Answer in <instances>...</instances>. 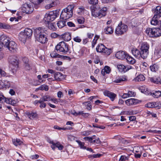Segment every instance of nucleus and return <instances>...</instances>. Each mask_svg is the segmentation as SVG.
Wrapping results in <instances>:
<instances>
[{
  "mask_svg": "<svg viewBox=\"0 0 161 161\" xmlns=\"http://www.w3.org/2000/svg\"><path fill=\"white\" fill-rule=\"evenodd\" d=\"M23 32L28 38L32 36V31L30 28H26L24 30Z\"/></svg>",
  "mask_w": 161,
  "mask_h": 161,
  "instance_id": "5701e85b",
  "label": "nucleus"
},
{
  "mask_svg": "<svg viewBox=\"0 0 161 161\" xmlns=\"http://www.w3.org/2000/svg\"><path fill=\"white\" fill-rule=\"evenodd\" d=\"M76 142L78 144L81 148L85 149H86V147L84 146V143L80 141L76 140Z\"/></svg>",
  "mask_w": 161,
  "mask_h": 161,
  "instance_id": "37998d69",
  "label": "nucleus"
},
{
  "mask_svg": "<svg viewBox=\"0 0 161 161\" xmlns=\"http://www.w3.org/2000/svg\"><path fill=\"white\" fill-rule=\"evenodd\" d=\"M50 143L52 144L51 147L54 150H55L56 147L58 148L59 150H62L64 148V146L59 142L55 143L52 141L50 142Z\"/></svg>",
  "mask_w": 161,
  "mask_h": 161,
  "instance_id": "f8f14e48",
  "label": "nucleus"
},
{
  "mask_svg": "<svg viewBox=\"0 0 161 161\" xmlns=\"http://www.w3.org/2000/svg\"><path fill=\"white\" fill-rule=\"evenodd\" d=\"M101 141H100L99 138H97V139L92 141L91 142L92 143H96L97 144H99L101 143Z\"/></svg>",
  "mask_w": 161,
  "mask_h": 161,
  "instance_id": "bf43d9fd",
  "label": "nucleus"
},
{
  "mask_svg": "<svg viewBox=\"0 0 161 161\" xmlns=\"http://www.w3.org/2000/svg\"><path fill=\"white\" fill-rule=\"evenodd\" d=\"M63 38L65 41H69L71 39V34L69 32H65L63 35Z\"/></svg>",
  "mask_w": 161,
  "mask_h": 161,
  "instance_id": "cd10ccee",
  "label": "nucleus"
},
{
  "mask_svg": "<svg viewBox=\"0 0 161 161\" xmlns=\"http://www.w3.org/2000/svg\"><path fill=\"white\" fill-rule=\"evenodd\" d=\"M54 78L55 79L53 80H56L58 81H60L61 80L64 78V76L62 73L57 72L54 75Z\"/></svg>",
  "mask_w": 161,
  "mask_h": 161,
  "instance_id": "a211bd4d",
  "label": "nucleus"
},
{
  "mask_svg": "<svg viewBox=\"0 0 161 161\" xmlns=\"http://www.w3.org/2000/svg\"><path fill=\"white\" fill-rule=\"evenodd\" d=\"M142 92L143 93L146 95H148L149 94L151 95L152 93L151 92L150 90L147 87L146 89L144 90V92Z\"/></svg>",
  "mask_w": 161,
  "mask_h": 161,
  "instance_id": "6e6d98bb",
  "label": "nucleus"
},
{
  "mask_svg": "<svg viewBox=\"0 0 161 161\" xmlns=\"http://www.w3.org/2000/svg\"><path fill=\"white\" fill-rule=\"evenodd\" d=\"M96 50L97 52L104 53L107 55H109L112 52L110 48H107L102 44L98 45L96 48Z\"/></svg>",
  "mask_w": 161,
  "mask_h": 161,
  "instance_id": "1a4fd4ad",
  "label": "nucleus"
},
{
  "mask_svg": "<svg viewBox=\"0 0 161 161\" xmlns=\"http://www.w3.org/2000/svg\"><path fill=\"white\" fill-rule=\"evenodd\" d=\"M153 28H147L146 30V32L147 34L150 37H154V36L153 34Z\"/></svg>",
  "mask_w": 161,
  "mask_h": 161,
  "instance_id": "c756f323",
  "label": "nucleus"
},
{
  "mask_svg": "<svg viewBox=\"0 0 161 161\" xmlns=\"http://www.w3.org/2000/svg\"><path fill=\"white\" fill-rule=\"evenodd\" d=\"M37 89L38 90H44L46 91H47L48 90V86L45 85H43L39 87Z\"/></svg>",
  "mask_w": 161,
  "mask_h": 161,
  "instance_id": "4c0bfd02",
  "label": "nucleus"
},
{
  "mask_svg": "<svg viewBox=\"0 0 161 161\" xmlns=\"http://www.w3.org/2000/svg\"><path fill=\"white\" fill-rule=\"evenodd\" d=\"M154 16L160 18L161 17V7L159 6H157L154 10Z\"/></svg>",
  "mask_w": 161,
  "mask_h": 161,
  "instance_id": "412c9836",
  "label": "nucleus"
},
{
  "mask_svg": "<svg viewBox=\"0 0 161 161\" xmlns=\"http://www.w3.org/2000/svg\"><path fill=\"white\" fill-rule=\"evenodd\" d=\"M107 10V8L106 7L98 10V8L94 7L93 9H91L92 15L95 18H101L106 15Z\"/></svg>",
  "mask_w": 161,
  "mask_h": 161,
  "instance_id": "20e7f679",
  "label": "nucleus"
},
{
  "mask_svg": "<svg viewBox=\"0 0 161 161\" xmlns=\"http://www.w3.org/2000/svg\"><path fill=\"white\" fill-rule=\"evenodd\" d=\"M128 93L130 97H134L135 95V93L132 91H129Z\"/></svg>",
  "mask_w": 161,
  "mask_h": 161,
  "instance_id": "4d7b16f0",
  "label": "nucleus"
},
{
  "mask_svg": "<svg viewBox=\"0 0 161 161\" xmlns=\"http://www.w3.org/2000/svg\"><path fill=\"white\" fill-rule=\"evenodd\" d=\"M14 68H11L12 69V72L13 73V74H15L16 72L17 69L18 67H16L15 66H14Z\"/></svg>",
  "mask_w": 161,
  "mask_h": 161,
  "instance_id": "e2e57ef3",
  "label": "nucleus"
},
{
  "mask_svg": "<svg viewBox=\"0 0 161 161\" xmlns=\"http://www.w3.org/2000/svg\"><path fill=\"white\" fill-rule=\"evenodd\" d=\"M127 30V26L121 22L119 23L115 31V33L118 36L121 35L126 32Z\"/></svg>",
  "mask_w": 161,
  "mask_h": 161,
  "instance_id": "6e6552de",
  "label": "nucleus"
},
{
  "mask_svg": "<svg viewBox=\"0 0 161 161\" xmlns=\"http://www.w3.org/2000/svg\"><path fill=\"white\" fill-rule=\"evenodd\" d=\"M110 68L108 66H105L101 71V73L103 75H104L105 74H109L110 72Z\"/></svg>",
  "mask_w": 161,
  "mask_h": 161,
  "instance_id": "bb28decb",
  "label": "nucleus"
},
{
  "mask_svg": "<svg viewBox=\"0 0 161 161\" xmlns=\"http://www.w3.org/2000/svg\"><path fill=\"white\" fill-rule=\"evenodd\" d=\"M25 114L30 119H34L37 116V114L36 112L31 111H26L25 113Z\"/></svg>",
  "mask_w": 161,
  "mask_h": 161,
  "instance_id": "aec40b11",
  "label": "nucleus"
},
{
  "mask_svg": "<svg viewBox=\"0 0 161 161\" xmlns=\"http://www.w3.org/2000/svg\"><path fill=\"white\" fill-rule=\"evenodd\" d=\"M34 35L36 40L41 43H45L48 39L47 32L45 28L39 27L35 30Z\"/></svg>",
  "mask_w": 161,
  "mask_h": 161,
  "instance_id": "f257e3e1",
  "label": "nucleus"
},
{
  "mask_svg": "<svg viewBox=\"0 0 161 161\" xmlns=\"http://www.w3.org/2000/svg\"><path fill=\"white\" fill-rule=\"evenodd\" d=\"M57 96L58 98H60L63 96V94L61 92L59 91L58 92Z\"/></svg>",
  "mask_w": 161,
  "mask_h": 161,
  "instance_id": "69168bd1",
  "label": "nucleus"
},
{
  "mask_svg": "<svg viewBox=\"0 0 161 161\" xmlns=\"http://www.w3.org/2000/svg\"><path fill=\"white\" fill-rule=\"evenodd\" d=\"M1 41L4 47L7 48L11 52L15 53L17 50V44L13 41H10L9 38L5 35L1 36Z\"/></svg>",
  "mask_w": 161,
  "mask_h": 161,
  "instance_id": "f03ea898",
  "label": "nucleus"
},
{
  "mask_svg": "<svg viewBox=\"0 0 161 161\" xmlns=\"http://www.w3.org/2000/svg\"><path fill=\"white\" fill-rule=\"evenodd\" d=\"M142 92L143 93L146 95H148L149 94L151 95L152 93L151 92L150 90L147 87L146 89L144 90V92Z\"/></svg>",
  "mask_w": 161,
  "mask_h": 161,
  "instance_id": "5fc2aeb1",
  "label": "nucleus"
},
{
  "mask_svg": "<svg viewBox=\"0 0 161 161\" xmlns=\"http://www.w3.org/2000/svg\"><path fill=\"white\" fill-rule=\"evenodd\" d=\"M126 53L123 51H119L115 54L116 57L119 59H123L126 57Z\"/></svg>",
  "mask_w": 161,
  "mask_h": 161,
  "instance_id": "2eb2a0df",
  "label": "nucleus"
},
{
  "mask_svg": "<svg viewBox=\"0 0 161 161\" xmlns=\"http://www.w3.org/2000/svg\"><path fill=\"white\" fill-rule=\"evenodd\" d=\"M74 7V5L71 4L64 9L60 16L61 18L64 20H67L71 17L73 15V9Z\"/></svg>",
  "mask_w": 161,
  "mask_h": 161,
  "instance_id": "7ed1b4c3",
  "label": "nucleus"
},
{
  "mask_svg": "<svg viewBox=\"0 0 161 161\" xmlns=\"http://www.w3.org/2000/svg\"><path fill=\"white\" fill-rule=\"evenodd\" d=\"M1 103L5 102L7 103H10L11 102L12 99L11 98H6L3 95H1V100H0Z\"/></svg>",
  "mask_w": 161,
  "mask_h": 161,
  "instance_id": "b1692460",
  "label": "nucleus"
},
{
  "mask_svg": "<svg viewBox=\"0 0 161 161\" xmlns=\"http://www.w3.org/2000/svg\"><path fill=\"white\" fill-rule=\"evenodd\" d=\"M127 80V77L125 76H122L120 77L117 78L114 81V82L116 83H120L122 81H125Z\"/></svg>",
  "mask_w": 161,
  "mask_h": 161,
  "instance_id": "a878e982",
  "label": "nucleus"
},
{
  "mask_svg": "<svg viewBox=\"0 0 161 161\" xmlns=\"http://www.w3.org/2000/svg\"><path fill=\"white\" fill-rule=\"evenodd\" d=\"M86 103H87V106L88 108H87V109L89 110H90L91 109L92 106L91 104V103L90 102H85Z\"/></svg>",
  "mask_w": 161,
  "mask_h": 161,
  "instance_id": "052dcab7",
  "label": "nucleus"
},
{
  "mask_svg": "<svg viewBox=\"0 0 161 161\" xmlns=\"http://www.w3.org/2000/svg\"><path fill=\"white\" fill-rule=\"evenodd\" d=\"M150 81L156 84H161V80L159 78L151 77L150 78Z\"/></svg>",
  "mask_w": 161,
  "mask_h": 161,
  "instance_id": "7c9ffc66",
  "label": "nucleus"
},
{
  "mask_svg": "<svg viewBox=\"0 0 161 161\" xmlns=\"http://www.w3.org/2000/svg\"><path fill=\"white\" fill-rule=\"evenodd\" d=\"M21 10L23 13L29 14L32 12L34 8L31 4L26 3L23 5L21 7Z\"/></svg>",
  "mask_w": 161,
  "mask_h": 161,
  "instance_id": "9d476101",
  "label": "nucleus"
},
{
  "mask_svg": "<svg viewBox=\"0 0 161 161\" xmlns=\"http://www.w3.org/2000/svg\"><path fill=\"white\" fill-rule=\"evenodd\" d=\"M91 131H84L82 133V135L84 136H88L90 134Z\"/></svg>",
  "mask_w": 161,
  "mask_h": 161,
  "instance_id": "680f3d73",
  "label": "nucleus"
},
{
  "mask_svg": "<svg viewBox=\"0 0 161 161\" xmlns=\"http://www.w3.org/2000/svg\"><path fill=\"white\" fill-rule=\"evenodd\" d=\"M152 95L154 97L158 98L161 96V91H156L155 92L151 93Z\"/></svg>",
  "mask_w": 161,
  "mask_h": 161,
  "instance_id": "e433bc0d",
  "label": "nucleus"
},
{
  "mask_svg": "<svg viewBox=\"0 0 161 161\" xmlns=\"http://www.w3.org/2000/svg\"><path fill=\"white\" fill-rule=\"evenodd\" d=\"M58 53L55 50L50 54L51 56L53 58H59L60 55L58 54Z\"/></svg>",
  "mask_w": 161,
  "mask_h": 161,
  "instance_id": "a19ab883",
  "label": "nucleus"
},
{
  "mask_svg": "<svg viewBox=\"0 0 161 161\" xmlns=\"http://www.w3.org/2000/svg\"><path fill=\"white\" fill-rule=\"evenodd\" d=\"M55 24H54L52 23H49L48 25V27L49 28L52 30L54 31L56 29V28L55 27Z\"/></svg>",
  "mask_w": 161,
  "mask_h": 161,
  "instance_id": "c03bdc74",
  "label": "nucleus"
},
{
  "mask_svg": "<svg viewBox=\"0 0 161 161\" xmlns=\"http://www.w3.org/2000/svg\"><path fill=\"white\" fill-rule=\"evenodd\" d=\"M136 119V117L135 116H132L129 117V119L130 121H133Z\"/></svg>",
  "mask_w": 161,
  "mask_h": 161,
  "instance_id": "338daca9",
  "label": "nucleus"
},
{
  "mask_svg": "<svg viewBox=\"0 0 161 161\" xmlns=\"http://www.w3.org/2000/svg\"><path fill=\"white\" fill-rule=\"evenodd\" d=\"M71 114H72L73 115L76 116L78 115H80L81 114H83V111H80L79 112H76L74 111H72L71 113Z\"/></svg>",
  "mask_w": 161,
  "mask_h": 161,
  "instance_id": "3c124183",
  "label": "nucleus"
},
{
  "mask_svg": "<svg viewBox=\"0 0 161 161\" xmlns=\"http://www.w3.org/2000/svg\"><path fill=\"white\" fill-rule=\"evenodd\" d=\"M13 142L14 144L16 146L20 145L22 143V142L19 139H17L13 140Z\"/></svg>",
  "mask_w": 161,
  "mask_h": 161,
  "instance_id": "ea45409f",
  "label": "nucleus"
},
{
  "mask_svg": "<svg viewBox=\"0 0 161 161\" xmlns=\"http://www.w3.org/2000/svg\"><path fill=\"white\" fill-rule=\"evenodd\" d=\"M88 3L93 6L96 5L98 3V0H88Z\"/></svg>",
  "mask_w": 161,
  "mask_h": 161,
  "instance_id": "de8ad7c7",
  "label": "nucleus"
},
{
  "mask_svg": "<svg viewBox=\"0 0 161 161\" xmlns=\"http://www.w3.org/2000/svg\"><path fill=\"white\" fill-rule=\"evenodd\" d=\"M157 32L155 35V37H157L161 36V29L159 28H157Z\"/></svg>",
  "mask_w": 161,
  "mask_h": 161,
  "instance_id": "8fccbe9b",
  "label": "nucleus"
},
{
  "mask_svg": "<svg viewBox=\"0 0 161 161\" xmlns=\"http://www.w3.org/2000/svg\"><path fill=\"white\" fill-rule=\"evenodd\" d=\"M147 88V87L146 86H143L140 87V89L141 90V92H144V90Z\"/></svg>",
  "mask_w": 161,
  "mask_h": 161,
  "instance_id": "0e129e2a",
  "label": "nucleus"
},
{
  "mask_svg": "<svg viewBox=\"0 0 161 161\" xmlns=\"http://www.w3.org/2000/svg\"><path fill=\"white\" fill-rule=\"evenodd\" d=\"M103 93L105 96L110 98L111 100L112 101L114 100L116 96V95L114 93L107 90L104 91Z\"/></svg>",
  "mask_w": 161,
  "mask_h": 161,
  "instance_id": "dca6fc26",
  "label": "nucleus"
},
{
  "mask_svg": "<svg viewBox=\"0 0 161 161\" xmlns=\"http://www.w3.org/2000/svg\"><path fill=\"white\" fill-rule=\"evenodd\" d=\"M55 5L54 2H52L51 3L47 4L45 6V8L46 9H48L54 7Z\"/></svg>",
  "mask_w": 161,
  "mask_h": 161,
  "instance_id": "79ce46f5",
  "label": "nucleus"
},
{
  "mask_svg": "<svg viewBox=\"0 0 161 161\" xmlns=\"http://www.w3.org/2000/svg\"><path fill=\"white\" fill-rule=\"evenodd\" d=\"M145 80V77L142 74L139 75L134 79V80L136 82L143 81Z\"/></svg>",
  "mask_w": 161,
  "mask_h": 161,
  "instance_id": "c85d7f7f",
  "label": "nucleus"
},
{
  "mask_svg": "<svg viewBox=\"0 0 161 161\" xmlns=\"http://www.w3.org/2000/svg\"><path fill=\"white\" fill-rule=\"evenodd\" d=\"M117 68L120 72H126L131 68V67H126L121 64H118Z\"/></svg>",
  "mask_w": 161,
  "mask_h": 161,
  "instance_id": "6ab92c4d",
  "label": "nucleus"
},
{
  "mask_svg": "<svg viewBox=\"0 0 161 161\" xmlns=\"http://www.w3.org/2000/svg\"><path fill=\"white\" fill-rule=\"evenodd\" d=\"M58 15L57 11H51L45 14L43 20L45 22L48 23L54 20L57 17Z\"/></svg>",
  "mask_w": 161,
  "mask_h": 161,
  "instance_id": "0eeeda50",
  "label": "nucleus"
},
{
  "mask_svg": "<svg viewBox=\"0 0 161 161\" xmlns=\"http://www.w3.org/2000/svg\"><path fill=\"white\" fill-rule=\"evenodd\" d=\"M125 104L127 106L135 105L138 103V100L135 98L129 99L125 101Z\"/></svg>",
  "mask_w": 161,
  "mask_h": 161,
  "instance_id": "4468645a",
  "label": "nucleus"
},
{
  "mask_svg": "<svg viewBox=\"0 0 161 161\" xmlns=\"http://www.w3.org/2000/svg\"><path fill=\"white\" fill-rule=\"evenodd\" d=\"M41 99L42 100V101H49L52 100V97L48 96H43L42 98Z\"/></svg>",
  "mask_w": 161,
  "mask_h": 161,
  "instance_id": "58836bf2",
  "label": "nucleus"
},
{
  "mask_svg": "<svg viewBox=\"0 0 161 161\" xmlns=\"http://www.w3.org/2000/svg\"><path fill=\"white\" fill-rule=\"evenodd\" d=\"M129 96L128 95V93H124L122 96V98L124 99H125L127 98V97H129Z\"/></svg>",
  "mask_w": 161,
  "mask_h": 161,
  "instance_id": "774afa93",
  "label": "nucleus"
},
{
  "mask_svg": "<svg viewBox=\"0 0 161 161\" xmlns=\"http://www.w3.org/2000/svg\"><path fill=\"white\" fill-rule=\"evenodd\" d=\"M99 38V37L97 35H96L95 36L94 39L93 40L92 42V47H94L95 45L97 43V40Z\"/></svg>",
  "mask_w": 161,
  "mask_h": 161,
  "instance_id": "09e8293b",
  "label": "nucleus"
},
{
  "mask_svg": "<svg viewBox=\"0 0 161 161\" xmlns=\"http://www.w3.org/2000/svg\"><path fill=\"white\" fill-rule=\"evenodd\" d=\"M10 28V25L4 23L0 22V28L8 29Z\"/></svg>",
  "mask_w": 161,
  "mask_h": 161,
  "instance_id": "c9c22d12",
  "label": "nucleus"
},
{
  "mask_svg": "<svg viewBox=\"0 0 161 161\" xmlns=\"http://www.w3.org/2000/svg\"><path fill=\"white\" fill-rule=\"evenodd\" d=\"M77 21L78 24H83L85 21V19L84 18L80 17L77 19Z\"/></svg>",
  "mask_w": 161,
  "mask_h": 161,
  "instance_id": "49530a36",
  "label": "nucleus"
},
{
  "mask_svg": "<svg viewBox=\"0 0 161 161\" xmlns=\"http://www.w3.org/2000/svg\"><path fill=\"white\" fill-rule=\"evenodd\" d=\"M8 59L10 63L13 65L14 66L18 67V60L16 56H10L8 58Z\"/></svg>",
  "mask_w": 161,
  "mask_h": 161,
  "instance_id": "9b49d317",
  "label": "nucleus"
},
{
  "mask_svg": "<svg viewBox=\"0 0 161 161\" xmlns=\"http://www.w3.org/2000/svg\"><path fill=\"white\" fill-rule=\"evenodd\" d=\"M104 31L106 34H111L113 32L114 30L111 27L107 26L105 28Z\"/></svg>",
  "mask_w": 161,
  "mask_h": 161,
  "instance_id": "2f4dec72",
  "label": "nucleus"
},
{
  "mask_svg": "<svg viewBox=\"0 0 161 161\" xmlns=\"http://www.w3.org/2000/svg\"><path fill=\"white\" fill-rule=\"evenodd\" d=\"M159 18H158L157 16H154L152 19L151 22V23L152 25H158V26H161V21H158V19Z\"/></svg>",
  "mask_w": 161,
  "mask_h": 161,
  "instance_id": "f3484780",
  "label": "nucleus"
},
{
  "mask_svg": "<svg viewBox=\"0 0 161 161\" xmlns=\"http://www.w3.org/2000/svg\"><path fill=\"white\" fill-rule=\"evenodd\" d=\"M73 40L74 41L77 42H80L81 41V39L80 37L78 36H77L74 38Z\"/></svg>",
  "mask_w": 161,
  "mask_h": 161,
  "instance_id": "864d4df0",
  "label": "nucleus"
},
{
  "mask_svg": "<svg viewBox=\"0 0 161 161\" xmlns=\"http://www.w3.org/2000/svg\"><path fill=\"white\" fill-rule=\"evenodd\" d=\"M39 157V156L37 154H35L31 155L30 156V158L32 159H35L38 158Z\"/></svg>",
  "mask_w": 161,
  "mask_h": 161,
  "instance_id": "13d9d810",
  "label": "nucleus"
},
{
  "mask_svg": "<svg viewBox=\"0 0 161 161\" xmlns=\"http://www.w3.org/2000/svg\"><path fill=\"white\" fill-rule=\"evenodd\" d=\"M130 155L127 154L126 155H122L120 156L119 161H125L128 160L130 158Z\"/></svg>",
  "mask_w": 161,
  "mask_h": 161,
  "instance_id": "72a5a7b5",
  "label": "nucleus"
},
{
  "mask_svg": "<svg viewBox=\"0 0 161 161\" xmlns=\"http://www.w3.org/2000/svg\"><path fill=\"white\" fill-rule=\"evenodd\" d=\"M40 103V108H45L46 107V103H44V101H42V100L41 99V101Z\"/></svg>",
  "mask_w": 161,
  "mask_h": 161,
  "instance_id": "603ef678",
  "label": "nucleus"
},
{
  "mask_svg": "<svg viewBox=\"0 0 161 161\" xmlns=\"http://www.w3.org/2000/svg\"><path fill=\"white\" fill-rule=\"evenodd\" d=\"M126 59L127 62L129 64H133L135 62V60L131 57L126 54Z\"/></svg>",
  "mask_w": 161,
  "mask_h": 161,
  "instance_id": "393cba45",
  "label": "nucleus"
},
{
  "mask_svg": "<svg viewBox=\"0 0 161 161\" xmlns=\"http://www.w3.org/2000/svg\"><path fill=\"white\" fill-rule=\"evenodd\" d=\"M146 106L148 108H156L157 104L156 103H149L146 104Z\"/></svg>",
  "mask_w": 161,
  "mask_h": 161,
  "instance_id": "f704fd0d",
  "label": "nucleus"
},
{
  "mask_svg": "<svg viewBox=\"0 0 161 161\" xmlns=\"http://www.w3.org/2000/svg\"><path fill=\"white\" fill-rule=\"evenodd\" d=\"M56 50L58 53L65 54L69 51V45L64 42L59 43L55 47Z\"/></svg>",
  "mask_w": 161,
  "mask_h": 161,
  "instance_id": "39448f33",
  "label": "nucleus"
},
{
  "mask_svg": "<svg viewBox=\"0 0 161 161\" xmlns=\"http://www.w3.org/2000/svg\"><path fill=\"white\" fill-rule=\"evenodd\" d=\"M149 45L147 42H144L141 44L140 52L142 58L144 59L147 58L149 54Z\"/></svg>",
  "mask_w": 161,
  "mask_h": 161,
  "instance_id": "423d86ee",
  "label": "nucleus"
},
{
  "mask_svg": "<svg viewBox=\"0 0 161 161\" xmlns=\"http://www.w3.org/2000/svg\"><path fill=\"white\" fill-rule=\"evenodd\" d=\"M19 38L20 41L24 43L25 42L26 39L28 38L23 31H21L19 33Z\"/></svg>",
  "mask_w": 161,
  "mask_h": 161,
  "instance_id": "4be33fe9",
  "label": "nucleus"
},
{
  "mask_svg": "<svg viewBox=\"0 0 161 161\" xmlns=\"http://www.w3.org/2000/svg\"><path fill=\"white\" fill-rule=\"evenodd\" d=\"M150 70L153 72H156L158 70V66L156 64H154L151 66L150 67Z\"/></svg>",
  "mask_w": 161,
  "mask_h": 161,
  "instance_id": "a18cd8bd",
  "label": "nucleus"
},
{
  "mask_svg": "<svg viewBox=\"0 0 161 161\" xmlns=\"http://www.w3.org/2000/svg\"><path fill=\"white\" fill-rule=\"evenodd\" d=\"M57 24L59 28H61L66 25V22L65 21L60 20L57 23Z\"/></svg>",
  "mask_w": 161,
  "mask_h": 161,
  "instance_id": "473e14b6",
  "label": "nucleus"
},
{
  "mask_svg": "<svg viewBox=\"0 0 161 161\" xmlns=\"http://www.w3.org/2000/svg\"><path fill=\"white\" fill-rule=\"evenodd\" d=\"M131 52L133 55L137 58L140 59L142 58L141 52L138 49L136 48H133L131 49Z\"/></svg>",
  "mask_w": 161,
  "mask_h": 161,
  "instance_id": "ddd939ff",
  "label": "nucleus"
}]
</instances>
